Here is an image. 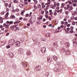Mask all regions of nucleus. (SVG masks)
Instances as JSON below:
<instances>
[{
    "mask_svg": "<svg viewBox=\"0 0 77 77\" xmlns=\"http://www.w3.org/2000/svg\"><path fill=\"white\" fill-rule=\"evenodd\" d=\"M35 20H36V16L35 15H33L31 19H30L29 22L31 24H33V23L35 22Z\"/></svg>",
    "mask_w": 77,
    "mask_h": 77,
    "instance_id": "obj_1",
    "label": "nucleus"
},
{
    "mask_svg": "<svg viewBox=\"0 0 77 77\" xmlns=\"http://www.w3.org/2000/svg\"><path fill=\"white\" fill-rule=\"evenodd\" d=\"M46 51V48L45 47H43L41 49V51L42 53H45Z\"/></svg>",
    "mask_w": 77,
    "mask_h": 77,
    "instance_id": "obj_2",
    "label": "nucleus"
},
{
    "mask_svg": "<svg viewBox=\"0 0 77 77\" xmlns=\"http://www.w3.org/2000/svg\"><path fill=\"white\" fill-rule=\"evenodd\" d=\"M41 69V66H37L35 68V70L36 71H38Z\"/></svg>",
    "mask_w": 77,
    "mask_h": 77,
    "instance_id": "obj_3",
    "label": "nucleus"
},
{
    "mask_svg": "<svg viewBox=\"0 0 77 77\" xmlns=\"http://www.w3.org/2000/svg\"><path fill=\"white\" fill-rule=\"evenodd\" d=\"M15 44L16 47H19L20 45V42L17 41L16 42Z\"/></svg>",
    "mask_w": 77,
    "mask_h": 77,
    "instance_id": "obj_4",
    "label": "nucleus"
},
{
    "mask_svg": "<svg viewBox=\"0 0 77 77\" xmlns=\"http://www.w3.org/2000/svg\"><path fill=\"white\" fill-rule=\"evenodd\" d=\"M34 44H35V45L38 47H39L41 46V45H40V43L38 42H35L34 43Z\"/></svg>",
    "mask_w": 77,
    "mask_h": 77,
    "instance_id": "obj_5",
    "label": "nucleus"
},
{
    "mask_svg": "<svg viewBox=\"0 0 77 77\" xmlns=\"http://www.w3.org/2000/svg\"><path fill=\"white\" fill-rule=\"evenodd\" d=\"M23 52V49L22 48H20L18 51V53H21Z\"/></svg>",
    "mask_w": 77,
    "mask_h": 77,
    "instance_id": "obj_6",
    "label": "nucleus"
},
{
    "mask_svg": "<svg viewBox=\"0 0 77 77\" xmlns=\"http://www.w3.org/2000/svg\"><path fill=\"white\" fill-rule=\"evenodd\" d=\"M60 51L62 53H64L65 51V49L64 48H61L60 49Z\"/></svg>",
    "mask_w": 77,
    "mask_h": 77,
    "instance_id": "obj_7",
    "label": "nucleus"
},
{
    "mask_svg": "<svg viewBox=\"0 0 77 77\" xmlns=\"http://www.w3.org/2000/svg\"><path fill=\"white\" fill-rule=\"evenodd\" d=\"M9 55L10 57H14V54H13V53L12 52L9 53Z\"/></svg>",
    "mask_w": 77,
    "mask_h": 77,
    "instance_id": "obj_8",
    "label": "nucleus"
},
{
    "mask_svg": "<svg viewBox=\"0 0 77 77\" xmlns=\"http://www.w3.org/2000/svg\"><path fill=\"white\" fill-rule=\"evenodd\" d=\"M15 40L14 39H11L10 40V42L14 44H15Z\"/></svg>",
    "mask_w": 77,
    "mask_h": 77,
    "instance_id": "obj_9",
    "label": "nucleus"
},
{
    "mask_svg": "<svg viewBox=\"0 0 77 77\" xmlns=\"http://www.w3.org/2000/svg\"><path fill=\"white\" fill-rule=\"evenodd\" d=\"M73 44H75V45H76V43L77 42V39H74L73 40Z\"/></svg>",
    "mask_w": 77,
    "mask_h": 77,
    "instance_id": "obj_10",
    "label": "nucleus"
},
{
    "mask_svg": "<svg viewBox=\"0 0 77 77\" xmlns=\"http://www.w3.org/2000/svg\"><path fill=\"white\" fill-rule=\"evenodd\" d=\"M65 45L67 48H69V44L68 43V42H66L65 43Z\"/></svg>",
    "mask_w": 77,
    "mask_h": 77,
    "instance_id": "obj_11",
    "label": "nucleus"
},
{
    "mask_svg": "<svg viewBox=\"0 0 77 77\" xmlns=\"http://www.w3.org/2000/svg\"><path fill=\"white\" fill-rule=\"evenodd\" d=\"M6 23L7 24H13V21H7L6 22Z\"/></svg>",
    "mask_w": 77,
    "mask_h": 77,
    "instance_id": "obj_12",
    "label": "nucleus"
},
{
    "mask_svg": "<svg viewBox=\"0 0 77 77\" xmlns=\"http://www.w3.org/2000/svg\"><path fill=\"white\" fill-rule=\"evenodd\" d=\"M53 58L55 61H57V57L55 56H54L53 57Z\"/></svg>",
    "mask_w": 77,
    "mask_h": 77,
    "instance_id": "obj_13",
    "label": "nucleus"
},
{
    "mask_svg": "<svg viewBox=\"0 0 77 77\" xmlns=\"http://www.w3.org/2000/svg\"><path fill=\"white\" fill-rule=\"evenodd\" d=\"M36 23L37 24H40L41 23V21H40V20H39V19H37L36 21Z\"/></svg>",
    "mask_w": 77,
    "mask_h": 77,
    "instance_id": "obj_14",
    "label": "nucleus"
},
{
    "mask_svg": "<svg viewBox=\"0 0 77 77\" xmlns=\"http://www.w3.org/2000/svg\"><path fill=\"white\" fill-rule=\"evenodd\" d=\"M15 26L14 25H12L11 27V29H12V30H14L15 29Z\"/></svg>",
    "mask_w": 77,
    "mask_h": 77,
    "instance_id": "obj_15",
    "label": "nucleus"
},
{
    "mask_svg": "<svg viewBox=\"0 0 77 77\" xmlns=\"http://www.w3.org/2000/svg\"><path fill=\"white\" fill-rule=\"evenodd\" d=\"M0 62H5V59L2 58L0 60Z\"/></svg>",
    "mask_w": 77,
    "mask_h": 77,
    "instance_id": "obj_16",
    "label": "nucleus"
},
{
    "mask_svg": "<svg viewBox=\"0 0 77 77\" xmlns=\"http://www.w3.org/2000/svg\"><path fill=\"white\" fill-rule=\"evenodd\" d=\"M46 35L48 37H49L51 36V34L50 33H47L46 34Z\"/></svg>",
    "mask_w": 77,
    "mask_h": 77,
    "instance_id": "obj_17",
    "label": "nucleus"
},
{
    "mask_svg": "<svg viewBox=\"0 0 77 77\" xmlns=\"http://www.w3.org/2000/svg\"><path fill=\"white\" fill-rule=\"evenodd\" d=\"M49 12L50 13V15H52L53 14V12H52V10H49Z\"/></svg>",
    "mask_w": 77,
    "mask_h": 77,
    "instance_id": "obj_18",
    "label": "nucleus"
},
{
    "mask_svg": "<svg viewBox=\"0 0 77 77\" xmlns=\"http://www.w3.org/2000/svg\"><path fill=\"white\" fill-rule=\"evenodd\" d=\"M11 18H13V19H15V16L14 15H11L10 17Z\"/></svg>",
    "mask_w": 77,
    "mask_h": 77,
    "instance_id": "obj_19",
    "label": "nucleus"
},
{
    "mask_svg": "<svg viewBox=\"0 0 77 77\" xmlns=\"http://www.w3.org/2000/svg\"><path fill=\"white\" fill-rule=\"evenodd\" d=\"M26 54L27 55H30L31 54V53L29 51H28L27 52Z\"/></svg>",
    "mask_w": 77,
    "mask_h": 77,
    "instance_id": "obj_20",
    "label": "nucleus"
},
{
    "mask_svg": "<svg viewBox=\"0 0 77 77\" xmlns=\"http://www.w3.org/2000/svg\"><path fill=\"white\" fill-rule=\"evenodd\" d=\"M49 72H46L45 73V75L47 77L48 76V75H49Z\"/></svg>",
    "mask_w": 77,
    "mask_h": 77,
    "instance_id": "obj_21",
    "label": "nucleus"
},
{
    "mask_svg": "<svg viewBox=\"0 0 77 77\" xmlns=\"http://www.w3.org/2000/svg\"><path fill=\"white\" fill-rule=\"evenodd\" d=\"M69 11H70V10H72L73 9V7H72V6H71L70 7V8H69Z\"/></svg>",
    "mask_w": 77,
    "mask_h": 77,
    "instance_id": "obj_22",
    "label": "nucleus"
},
{
    "mask_svg": "<svg viewBox=\"0 0 77 77\" xmlns=\"http://www.w3.org/2000/svg\"><path fill=\"white\" fill-rule=\"evenodd\" d=\"M50 57H47V60L48 62H50L49 61H50Z\"/></svg>",
    "mask_w": 77,
    "mask_h": 77,
    "instance_id": "obj_23",
    "label": "nucleus"
},
{
    "mask_svg": "<svg viewBox=\"0 0 77 77\" xmlns=\"http://www.w3.org/2000/svg\"><path fill=\"white\" fill-rule=\"evenodd\" d=\"M56 7V5L54 4V5L52 7V9H54Z\"/></svg>",
    "mask_w": 77,
    "mask_h": 77,
    "instance_id": "obj_24",
    "label": "nucleus"
},
{
    "mask_svg": "<svg viewBox=\"0 0 77 77\" xmlns=\"http://www.w3.org/2000/svg\"><path fill=\"white\" fill-rule=\"evenodd\" d=\"M9 12H7L5 15V18H7V17H8V15H9Z\"/></svg>",
    "mask_w": 77,
    "mask_h": 77,
    "instance_id": "obj_25",
    "label": "nucleus"
},
{
    "mask_svg": "<svg viewBox=\"0 0 77 77\" xmlns=\"http://www.w3.org/2000/svg\"><path fill=\"white\" fill-rule=\"evenodd\" d=\"M25 12V11L24 10H23L21 12V15H23L24 14V13Z\"/></svg>",
    "mask_w": 77,
    "mask_h": 77,
    "instance_id": "obj_26",
    "label": "nucleus"
},
{
    "mask_svg": "<svg viewBox=\"0 0 77 77\" xmlns=\"http://www.w3.org/2000/svg\"><path fill=\"white\" fill-rule=\"evenodd\" d=\"M72 3H77V0H72Z\"/></svg>",
    "mask_w": 77,
    "mask_h": 77,
    "instance_id": "obj_27",
    "label": "nucleus"
},
{
    "mask_svg": "<svg viewBox=\"0 0 77 77\" xmlns=\"http://www.w3.org/2000/svg\"><path fill=\"white\" fill-rule=\"evenodd\" d=\"M72 5L74 7H75V6H77V4H76V3H73L72 4Z\"/></svg>",
    "mask_w": 77,
    "mask_h": 77,
    "instance_id": "obj_28",
    "label": "nucleus"
},
{
    "mask_svg": "<svg viewBox=\"0 0 77 77\" xmlns=\"http://www.w3.org/2000/svg\"><path fill=\"white\" fill-rule=\"evenodd\" d=\"M23 6L24 5L23 4H20L19 5V7H20V8H23Z\"/></svg>",
    "mask_w": 77,
    "mask_h": 77,
    "instance_id": "obj_29",
    "label": "nucleus"
},
{
    "mask_svg": "<svg viewBox=\"0 0 77 77\" xmlns=\"http://www.w3.org/2000/svg\"><path fill=\"white\" fill-rule=\"evenodd\" d=\"M8 44L10 45H13L14 44H13L12 43L10 42V41H9V42L8 43Z\"/></svg>",
    "mask_w": 77,
    "mask_h": 77,
    "instance_id": "obj_30",
    "label": "nucleus"
},
{
    "mask_svg": "<svg viewBox=\"0 0 77 77\" xmlns=\"http://www.w3.org/2000/svg\"><path fill=\"white\" fill-rule=\"evenodd\" d=\"M68 22L66 21L64 23V26H66L68 24Z\"/></svg>",
    "mask_w": 77,
    "mask_h": 77,
    "instance_id": "obj_31",
    "label": "nucleus"
},
{
    "mask_svg": "<svg viewBox=\"0 0 77 77\" xmlns=\"http://www.w3.org/2000/svg\"><path fill=\"white\" fill-rule=\"evenodd\" d=\"M47 2L48 3H47V4H50L51 3V1L50 0H47Z\"/></svg>",
    "mask_w": 77,
    "mask_h": 77,
    "instance_id": "obj_32",
    "label": "nucleus"
},
{
    "mask_svg": "<svg viewBox=\"0 0 77 77\" xmlns=\"http://www.w3.org/2000/svg\"><path fill=\"white\" fill-rule=\"evenodd\" d=\"M53 45L54 47H56L57 46V43L56 42H55L53 44Z\"/></svg>",
    "mask_w": 77,
    "mask_h": 77,
    "instance_id": "obj_33",
    "label": "nucleus"
},
{
    "mask_svg": "<svg viewBox=\"0 0 77 77\" xmlns=\"http://www.w3.org/2000/svg\"><path fill=\"white\" fill-rule=\"evenodd\" d=\"M12 66L14 68H16L17 66H16V65L15 64H13L12 65Z\"/></svg>",
    "mask_w": 77,
    "mask_h": 77,
    "instance_id": "obj_34",
    "label": "nucleus"
},
{
    "mask_svg": "<svg viewBox=\"0 0 77 77\" xmlns=\"http://www.w3.org/2000/svg\"><path fill=\"white\" fill-rule=\"evenodd\" d=\"M54 71H56L57 72V71H58V70H59V69L56 68H55L54 69Z\"/></svg>",
    "mask_w": 77,
    "mask_h": 77,
    "instance_id": "obj_35",
    "label": "nucleus"
},
{
    "mask_svg": "<svg viewBox=\"0 0 77 77\" xmlns=\"http://www.w3.org/2000/svg\"><path fill=\"white\" fill-rule=\"evenodd\" d=\"M64 9H65V10H69V8H68L67 7H64Z\"/></svg>",
    "mask_w": 77,
    "mask_h": 77,
    "instance_id": "obj_36",
    "label": "nucleus"
},
{
    "mask_svg": "<svg viewBox=\"0 0 77 77\" xmlns=\"http://www.w3.org/2000/svg\"><path fill=\"white\" fill-rule=\"evenodd\" d=\"M70 5L69 4H68L67 5V7L68 9H69L70 8Z\"/></svg>",
    "mask_w": 77,
    "mask_h": 77,
    "instance_id": "obj_37",
    "label": "nucleus"
},
{
    "mask_svg": "<svg viewBox=\"0 0 77 77\" xmlns=\"http://www.w3.org/2000/svg\"><path fill=\"white\" fill-rule=\"evenodd\" d=\"M70 33H74V30H71L70 31Z\"/></svg>",
    "mask_w": 77,
    "mask_h": 77,
    "instance_id": "obj_38",
    "label": "nucleus"
},
{
    "mask_svg": "<svg viewBox=\"0 0 77 77\" xmlns=\"http://www.w3.org/2000/svg\"><path fill=\"white\" fill-rule=\"evenodd\" d=\"M11 48V46H9V45H8L6 46V48L7 49L9 48Z\"/></svg>",
    "mask_w": 77,
    "mask_h": 77,
    "instance_id": "obj_39",
    "label": "nucleus"
},
{
    "mask_svg": "<svg viewBox=\"0 0 77 77\" xmlns=\"http://www.w3.org/2000/svg\"><path fill=\"white\" fill-rule=\"evenodd\" d=\"M41 5H38L37 6V7L38 8H41Z\"/></svg>",
    "mask_w": 77,
    "mask_h": 77,
    "instance_id": "obj_40",
    "label": "nucleus"
},
{
    "mask_svg": "<svg viewBox=\"0 0 77 77\" xmlns=\"http://www.w3.org/2000/svg\"><path fill=\"white\" fill-rule=\"evenodd\" d=\"M18 23H19V21H17L15 22L14 23L15 24H17Z\"/></svg>",
    "mask_w": 77,
    "mask_h": 77,
    "instance_id": "obj_41",
    "label": "nucleus"
},
{
    "mask_svg": "<svg viewBox=\"0 0 77 77\" xmlns=\"http://www.w3.org/2000/svg\"><path fill=\"white\" fill-rule=\"evenodd\" d=\"M34 8L35 9H37V7H36V6H35V5H34Z\"/></svg>",
    "mask_w": 77,
    "mask_h": 77,
    "instance_id": "obj_42",
    "label": "nucleus"
},
{
    "mask_svg": "<svg viewBox=\"0 0 77 77\" xmlns=\"http://www.w3.org/2000/svg\"><path fill=\"white\" fill-rule=\"evenodd\" d=\"M74 17H72L71 18H70V19L71 20H74Z\"/></svg>",
    "mask_w": 77,
    "mask_h": 77,
    "instance_id": "obj_43",
    "label": "nucleus"
},
{
    "mask_svg": "<svg viewBox=\"0 0 77 77\" xmlns=\"http://www.w3.org/2000/svg\"><path fill=\"white\" fill-rule=\"evenodd\" d=\"M1 15H4L5 14V12L2 11L1 13Z\"/></svg>",
    "mask_w": 77,
    "mask_h": 77,
    "instance_id": "obj_44",
    "label": "nucleus"
},
{
    "mask_svg": "<svg viewBox=\"0 0 77 77\" xmlns=\"http://www.w3.org/2000/svg\"><path fill=\"white\" fill-rule=\"evenodd\" d=\"M68 2L69 5H72V2H71V1H69Z\"/></svg>",
    "mask_w": 77,
    "mask_h": 77,
    "instance_id": "obj_45",
    "label": "nucleus"
},
{
    "mask_svg": "<svg viewBox=\"0 0 77 77\" xmlns=\"http://www.w3.org/2000/svg\"><path fill=\"white\" fill-rule=\"evenodd\" d=\"M56 6H59L60 5V3H57V4H56Z\"/></svg>",
    "mask_w": 77,
    "mask_h": 77,
    "instance_id": "obj_46",
    "label": "nucleus"
},
{
    "mask_svg": "<svg viewBox=\"0 0 77 77\" xmlns=\"http://www.w3.org/2000/svg\"><path fill=\"white\" fill-rule=\"evenodd\" d=\"M5 28L6 29H8V28H9V25H6Z\"/></svg>",
    "mask_w": 77,
    "mask_h": 77,
    "instance_id": "obj_47",
    "label": "nucleus"
},
{
    "mask_svg": "<svg viewBox=\"0 0 77 77\" xmlns=\"http://www.w3.org/2000/svg\"><path fill=\"white\" fill-rule=\"evenodd\" d=\"M23 21H27V19L26 18H24L23 19Z\"/></svg>",
    "mask_w": 77,
    "mask_h": 77,
    "instance_id": "obj_48",
    "label": "nucleus"
},
{
    "mask_svg": "<svg viewBox=\"0 0 77 77\" xmlns=\"http://www.w3.org/2000/svg\"><path fill=\"white\" fill-rule=\"evenodd\" d=\"M67 26L68 27H70V26H71V24L70 23H69L68 24H67Z\"/></svg>",
    "mask_w": 77,
    "mask_h": 77,
    "instance_id": "obj_49",
    "label": "nucleus"
},
{
    "mask_svg": "<svg viewBox=\"0 0 77 77\" xmlns=\"http://www.w3.org/2000/svg\"><path fill=\"white\" fill-rule=\"evenodd\" d=\"M57 13L56 12H55L54 13V15L55 16H56V15H57Z\"/></svg>",
    "mask_w": 77,
    "mask_h": 77,
    "instance_id": "obj_50",
    "label": "nucleus"
},
{
    "mask_svg": "<svg viewBox=\"0 0 77 77\" xmlns=\"http://www.w3.org/2000/svg\"><path fill=\"white\" fill-rule=\"evenodd\" d=\"M11 6H12V5H11V4H9L8 5V7L9 8H11Z\"/></svg>",
    "mask_w": 77,
    "mask_h": 77,
    "instance_id": "obj_51",
    "label": "nucleus"
},
{
    "mask_svg": "<svg viewBox=\"0 0 77 77\" xmlns=\"http://www.w3.org/2000/svg\"><path fill=\"white\" fill-rule=\"evenodd\" d=\"M42 16H40L39 17V19L40 20H42Z\"/></svg>",
    "mask_w": 77,
    "mask_h": 77,
    "instance_id": "obj_52",
    "label": "nucleus"
},
{
    "mask_svg": "<svg viewBox=\"0 0 77 77\" xmlns=\"http://www.w3.org/2000/svg\"><path fill=\"white\" fill-rule=\"evenodd\" d=\"M24 4L26 5H28V2H25Z\"/></svg>",
    "mask_w": 77,
    "mask_h": 77,
    "instance_id": "obj_53",
    "label": "nucleus"
},
{
    "mask_svg": "<svg viewBox=\"0 0 77 77\" xmlns=\"http://www.w3.org/2000/svg\"><path fill=\"white\" fill-rule=\"evenodd\" d=\"M72 25H75V23L74 22H73L72 23Z\"/></svg>",
    "mask_w": 77,
    "mask_h": 77,
    "instance_id": "obj_54",
    "label": "nucleus"
},
{
    "mask_svg": "<svg viewBox=\"0 0 77 77\" xmlns=\"http://www.w3.org/2000/svg\"><path fill=\"white\" fill-rule=\"evenodd\" d=\"M70 29H71V30H73V29H74V27H73V26H71L70 27Z\"/></svg>",
    "mask_w": 77,
    "mask_h": 77,
    "instance_id": "obj_55",
    "label": "nucleus"
},
{
    "mask_svg": "<svg viewBox=\"0 0 77 77\" xmlns=\"http://www.w3.org/2000/svg\"><path fill=\"white\" fill-rule=\"evenodd\" d=\"M69 13V12H68V11H66L65 12V14L66 15H68V14Z\"/></svg>",
    "mask_w": 77,
    "mask_h": 77,
    "instance_id": "obj_56",
    "label": "nucleus"
},
{
    "mask_svg": "<svg viewBox=\"0 0 77 77\" xmlns=\"http://www.w3.org/2000/svg\"><path fill=\"white\" fill-rule=\"evenodd\" d=\"M75 14H76V11H74V13L73 14V16H75Z\"/></svg>",
    "mask_w": 77,
    "mask_h": 77,
    "instance_id": "obj_57",
    "label": "nucleus"
},
{
    "mask_svg": "<svg viewBox=\"0 0 77 77\" xmlns=\"http://www.w3.org/2000/svg\"><path fill=\"white\" fill-rule=\"evenodd\" d=\"M45 5H43L42 6V9H44V8H45Z\"/></svg>",
    "mask_w": 77,
    "mask_h": 77,
    "instance_id": "obj_58",
    "label": "nucleus"
},
{
    "mask_svg": "<svg viewBox=\"0 0 77 77\" xmlns=\"http://www.w3.org/2000/svg\"><path fill=\"white\" fill-rule=\"evenodd\" d=\"M23 66L25 67H27V65L26 64H25Z\"/></svg>",
    "mask_w": 77,
    "mask_h": 77,
    "instance_id": "obj_59",
    "label": "nucleus"
},
{
    "mask_svg": "<svg viewBox=\"0 0 77 77\" xmlns=\"http://www.w3.org/2000/svg\"><path fill=\"white\" fill-rule=\"evenodd\" d=\"M45 17L46 18H48V16L47 15V14H46L45 15Z\"/></svg>",
    "mask_w": 77,
    "mask_h": 77,
    "instance_id": "obj_60",
    "label": "nucleus"
},
{
    "mask_svg": "<svg viewBox=\"0 0 77 77\" xmlns=\"http://www.w3.org/2000/svg\"><path fill=\"white\" fill-rule=\"evenodd\" d=\"M24 41V40L22 39H20V42H23Z\"/></svg>",
    "mask_w": 77,
    "mask_h": 77,
    "instance_id": "obj_61",
    "label": "nucleus"
},
{
    "mask_svg": "<svg viewBox=\"0 0 77 77\" xmlns=\"http://www.w3.org/2000/svg\"><path fill=\"white\" fill-rule=\"evenodd\" d=\"M71 20H68V23H71Z\"/></svg>",
    "mask_w": 77,
    "mask_h": 77,
    "instance_id": "obj_62",
    "label": "nucleus"
},
{
    "mask_svg": "<svg viewBox=\"0 0 77 77\" xmlns=\"http://www.w3.org/2000/svg\"><path fill=\"white\" fill-rule=\"evenodd\" d=\"M41 13L42 14H44V11H41Z\"/></svg>",
    "mask_w": 77,
    "mask_h": 77,
    "instance_id": "obj_63",
    "label": "nucleus"
},
{
    "mask_svg": "<svg viewBox=\"0 0 77 77\" xmlns=\"http://www.w3.org/2000/svg\"><path fill=\"white\" fill-rule=\"evenodd\" d=\"M69 30H70V29L69 28H67V31H69Z\"/></svg>",
    "mask_w": 77,
    "mask_h": 77,
    "instance_id": "obj_64",
    "label": "nucleus"
}]
</instances>
